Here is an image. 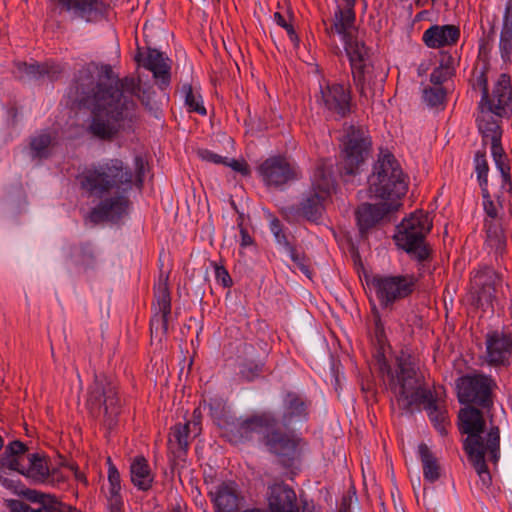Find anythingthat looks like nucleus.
<instances>
[{"instance_id":"1","label":"nucleus","mask_w":512,"mask_h":512,"mask_svg":"<svg viewBox=\"0 0 512 512\" xmlns=\"http://www.w3.org/2000/svg\"><path fill=\"white\" fill-rule=\"evenodd\" d=\"M139 92V79H119L110 65L89 63L75 75L68 95L74 104L90 108L89 134L112 141L137 123L139 107L135 96Z\"/></svg>"},{"instance_id":"2","label":"nucleus","mask_w":512,"mask_h":512,"mask_svg":"<svg viewBox=\"0 0 512 512\" xmlns=\"http://www.w3.org/2000/svg\"><path fill=\"white\" fill-rule=\"evenodd\" d=\"M135 175L121 159H107L102 163L92 164L83 168L76 180L80 189L88 196L102 198L112 190L119 194L102 200L90 212V220L94 223L118 220L127 210L129 199L124 193L133 185L141 188L145 170L142 157H135Z\"/></svg>"},{"instance_id":"3","label":"nucleus","mask_w":512,"mask_h":512,"mask_svg":"<svg viewBox=\"0 0 512 512\" xmlns=\"http://www.w3.org/2000/svg\"><path fill=\"white\" fill-rule=\"evenodd\" d=\"M499 90H496V96L499 97L497 104L479 103V113L477 116L478 130L482 135L483 145L491 144V154L497 169L502 175V189L510 192L512 189L510 164L507 155L501 145L502 129L500 119L508 116L511 109V95L508 90V83L505 77L499 84Z\"/></svg>"},{"instance_id":"4","label":"nucleus","mask_w":512,"mask_h":512,"mask_svg":"<svg viewBox=\"0 0 512 512\" xmlns=\"http://www.w3.org/2000/svg\"><path fill=\"white\" fill-rule=\"evenodd\" d=\"M390 388L398 407L405 412H412L414 406L421 405L432 393L412 357L407 354L397 357L396 376L392 377Z\"/></svg>"},{"instance_id":"5","label":"nucleus","mask_w":512,"mask_h":512,"mask_svg":"<svg viewBox=\"0 0 512 512\" xmlns=\"http://www.w3.org/2000/svg\"><path fill=\"white\" fill-rule=\"evenodd\" d=\"M408 183L395 156L388 150L381 151L368 177L370 197L394 202L406 194Z\"/></svg>"},{"instance_id":"6","label":"nucleus","mask_w":512,"mask_h":512,"mask_svg":"<svg viewBox=\"0 0 512 512\" xmlns=\"http://www.w3.org/2000/svg\"><path fill=\"white\" fill-rule=\"evenodd\" d=\"M85 406L91 417L102 418L104 426L112 429L121 409L117 384L104 374H95L87 389Z\"/></svg>"},{"instance_id":"7","label":"nucleus","mask_w":512,"mask_h":512,"mask_svg":"<svg viewBox=\"0 0 512 512\" xmlns=\"http://www.w3.org/2000/svg\"><path fill=\"white\" fill-rule=\"evenodd\" d=\"M351 66L353 83L360 98L371 99L377 88H382L386 74L375 66L370 49L365 44H353L346 52Z\"/></svg>"},{"instance_id":"8","label":"nucleus","mask_w":512,"mask_h":512,"mask_svg":"<svg viewBox=\"0 0 512 512\" xmlns=\"http://www.w3.org/2000/svg\"><path fill=\"white\" fill-rule=\"evenodd\" d=\"M432 228V221L427 213L416 211L404 219L394 236L397 246L403 249L411 259L420 263L430 259L432 249L425 241V236Z\"/></svg>"},{"instance_id":"9","label":"nucleus","mask_w":512,"mask_h":512,"mask_svg":"<svg viewBox=\"0 0 512 512\" xmlns=\"http://www.w3.org/2000/svg\"><path fill=\"white\" fill-rule=\"evenodd\" d=\"M372 141L366 129L350 126L344 136L338 169L340 175L355 176L371 153Z\"/></svg>"},{"instance_id":"10","label":"nucleus","mask_w":512,"mask_h":512,"mask_svg":"<svg viewBox=\"0 0 512 512\" xmlns=\"http://www.w3.org/2000/svg\"><path fill=\"white\" fill-rule=\"evenodd\" d=\"M264 444L285 467H291L298 461L307 447V441L293 430L282 431L275 426L263 437Z\"/></svg>"},{"instance_id":"11","label":"nucleus","mask_w":512,"mask_h":512,"mask_svg":"<svg viewBox=\"0 0 512 512\" xmlns=\"http://www.w3.org/2000/svg\"><path fill=\"white\" fill-rule=\"evenodd\" d=\"M275 426H278L275 414L263 411L227 422L223 427V436L229 442L239 444L251 440L255 434L263 433L264 435Z\"/></svg>"},{"instance_id":"12","label":"nucleus","mask_w":512,"mask_h":512,"mask_svg":"<svg viewBox=\"0 0 512 512\" xmlns=\"http://www.w3.org/2000/svg\"><path fill=\"white\" fill-rule=\"evenodd\" d=\"M417 284L418 277L414 274L376 275L371 280V286L383 308H388L397 301L411 296L416 290Z\"/></svg>"},{"instance_id":"13","label":"nucleus","mask_w":512,"mask_h":512,"mask_svg":"<svg viewBox=\"0 0 512 512\" xmlns=\"http://www.w3.org/2000/svg\"><path fill=\"white\" fill-rule=\"evenodd\" d=\"M482 360L490 367L508 368L512 364V328L491 327L484 334Z\"/></svg>"},{"instance_id":"14","label":"nucleus","mask_w":512,"mask_h":512,"mask_svg":"<svg viewBox=\"0 0 512 512\" xmlns=\"http://www.w3.org/2000/svg\"><path fill=\"white\" fill-rule=\"evenodd\" d=\"M457 396L462 404H474L483 409L493 406L492 390L496 387L491 376L465 375L457 380Z\"/></svg>"},{"instance_id":"15","label":"nucleus","mask_w":512,"mask_h":512,"mask_svg":"<svg viewBox=\"0 0 512 512\" xmlns=\"http://www.w3.org/2000/svg\"><path fill=\"white\" fill-rule=\"evenodd\" d=\"M502 287L500 274L491 267L483 266L471 273L470 291L478 307L492 306Z\"/></svg>"},{"instance_id":"16","label":"nucleus","mask_w":512,"mask_h":512,"mask_svg":"<svg viewBox=\"0 0 512 512\" xmlns=\"http://www.w3.org/2000/svg\"><path fill=\"white\" fill-rule=\"evenodd\" d=\"M459 431L466 434L467 437L463 441V449L465 452H471L485 448L486 434L484 428L486 425L483 413L475 406H467L460 409L459 414Z\"/></svg>"},{"instance_id":"17","label":"nucleus","mask_w":512,"mask_h":512,"mask_svg":"<svg viewBox=\"0 0 512 512\" xmlns=\"http://www.w3.org/2000/svg\"><path fill=\"white\" fill-rule=\"evenodd\" d=\"M171 315V296L168 287V275L159 276L155 286L154 314L150 320L151 338L161 342L168 334V321Z\"/></svg>"},{"instance_id":"18","label":"nucleus","mask_w":512,"mask_h":512,"mask_svg":"<svg viewBox=\"0 0 512 512\" xmlns=\"http://www.w3.org/2000/svg\"><path fill=\"white\" fill-rule=\"evenodd\" d=\"M469 461L476 470L482 484L489 486L491 484V475L486 464V457L493 464H497L500 459V429L492 425L486 433L485 448L466 452Z\"/></svg>"},{"instance_id":"19","label":"nucleus","mask_w":512,"mask_h":512,"mask_svg":"<svg viewBox=\"0 0 512 512\" xmlns=\"http://www.w3.org/2000/svg\"><path fill=\"white\" fill-rule=\"evenodd\" d=\"M257 172L266 186L275 188L298 178L295 165L282 156L267 158L258 166Z\"/></svg>"},{"instance_id":"20","label":"nucleus","mask_w":512,"mask_h":512,"mask_svg":"<svg viewBox=\"0 0 512 512\" xmlns=\"http://www.w3.org/2000/svg\"><path fill=\"white\" fill-rule=\"evenodd\" d=\"M317 101L330 112L346 117L351 112V88L349 85L325 82L320 85V96Z\"/></svg>"},{"instance_id":"21","label":"nucleus","mask_w":512,"mask_h":512,"mask_svg":"<svg viewBox=\"0 0 512 512\" xmlns=\"http://www.w3.org/2000/svg\"><path fill=\"white\" fill-rule=\"evenodd\" d=\"M58 5L72 19H81L87 23L102 20L108 8L105 0H58Z\"/></svg>"},{"instance_id":"22","label":"nucleus","mask_w":512,"mask_h":512,"mask_svg":"<svg viewBox=\"0 0 512 512\" xmlns=\"http://www.w3.org/2000/svg\"><path fill=\"white\" fill-rule=\"evenodd\" d=\"M209 495L215 512H240L245 504V498L234 481L220 483Z\"/></svg>"},{"instance_id":"23","label":"nucleus","mask_w":512,"mask_h":512,"mask_svg":"<svg viewBox=\"0 0 512 512\" xmlns=\"http://www.w3.org/2000/svg\"><path fill=\"white\" fill-rule=\"evenodd\" d=\"M395 202L379 204L362 203L355 211V217L362 237L379 224L389 213L397 209Z\"/></svg>"},{"instance_id":"24","label":"nucleus","mask_w":512,"mask_h":512,"mask_svg":"<svg viewBox=\"0 0 512 512\" xmlns=\"http://www.w3.org/2000/svg\"><path fill=\"white\" fill-rule=\"evenodd\" d=\"M346 1V8H338L335 11L333 24L330 28H326V32L328 34L337 33L342 37L344 41L345 51L347 52V47L351 44H365L364 42L358 40L353 35L354 22H355V12L354 5L356 0H353L352 3L348 0Z\"/></svg>"},{"instance_id":"25","label":"nucleus","mask_w":512,"mask_h":512,"mask_svg":"<svg viewBox=\"0 0 512 512\" xmlns=\"http://www.w3.org/2000/svg\"><path fill=\"white\" fill-rule=\"evenodd\" d=\"M267 500L272 512H299L296 493L284 482L268 487Z\"/></svg>"},{"instance_id":"26","label":"nucleus","mask_w":512,"mask_h":512,"mask_svg":"<svg viewBox=\"0 0 512 512\" xmlns=\"http://www.w3.org/2000/svg\"><path fill=\"white\" fill-rule=\"evenodd\" d=\"M461 31L459 26L453 24L432 25L423 32L424 44L432 49L451 47L459 41Z\"/></svg>"},{"instance_id":"27","label":"nucleus","mask_w":512,"mask_h":512,"mask_svg":"<svg viewBox=\"0 0 512 512\" xmlns=\"http://www.w3.org/2000/svg\"><path fill=\"white\" fill-rule=\"evenodd\" d=\"M18 461L20 466L18 469L11 471L19 472L37 483H44L49 478V460L46 456L38 453L26 455V452L19 454Z\"/></svg>"},{"instance_id":"28","label":"nucleus","mask_w":512,"mask_h":512,"mask_svg":"<svg viewBox=\"0 0 512 512\" xmlns=\"http://www.w3.org/2000/svg\"><path fill=\"white\" fill-rule=\"evenodd\" d=\"M308 416V404L298 393L289 391L283 397V413L281 422L288 427L294 421L306 420Z\"/></svg>"},{"instance_id":"29","label":"nucleus","mask_w":512,"mask_h":512,"mask_svg":"<svg viewBox=\"0 0 512 512\" xmlns=\"http://www.w3.org/2000/svg\"><path fill=\"white\" fill-rule=\"evenodd\" d=\"M488 67L481 66L480 68L477 66L473 72V78H472V88L474 90H479L482 93V98L480 103H486L488 104H497L499 97L496 96V90H499L500 88L499 84L502 81V78L505 77L507 79L508 83V90L510 92V95L512 96V88H511V81L510 76L503 73L499 76L492 93L490 94L488 92Z\"/></svg>"},{"instance_id":"30","label":"nucleus","mask_w":512,"mask_h":512,"mask_svg":"<svg viewBox=\"0 0 512 512\" xmlns=\"http://www.w3.org/2000/svg\"><path fill=\"white\" fill-rule=\"evenodd\" d=\"M168 58L156 49H149L142 65L153 73V76L158 80V85L161 89H165L170 83V65Z\"/></svg>"},{"instance_id":"31","label":"nucleus","mask_w":512,"mask_h":512,"mask_svg":"<svg viewBox=\"0 0 512 512\" xmlns=\"http://www.w3.org/2000/svg\"><path fill=\"white\" fill-rule=\"evenodd\" d=\"M421 405H424L430 421L435 429L442 435L447 434V428L450 426L448 412L446 407L439 403L436 395L432 392L431 397L424 399Z\"/></svg>"},{"instance_id":"32","label":"nucleus","mask_w":512,"mask_h":512,"mask_svg":"<svg viewBox=\"0 0 512 512\" xmlns=\"http://www.w3.org/2000/svg\"><path fill=\"white\" fill-rule=\"evenodd\" d=\"M130 477L131 482L138 490L148 491L152 488L154 475L145 457L136 456L131 461Z\"/></svg>"},{"instance_id":"33","label":"nucleus","mask_w":512,"mask_h":512,"mask_svg":"<svg viewBox=\"0 0 512 512\" xmlns=\"http://www.w3.org/2000/svg\"><path fill=\"white\" fill-rule=\"evenodd\" d=\"M22 452H27L24 443L16 440L4 447V439L0 435V473L6 470L18 469L20 466L18 457Z\"/></svg>"},{"instance_id":"34","label":"nucleus","mask_w":512,"mask_h":512,"mask_svg":"<svg viewBox=\"0 0 512 512\" xmlns=\"http://www.w3.org/2000/svg\"><path fill=\"white\" fill-rule=\"evenodd\" d=\"M418 453L422 463L424 479L430 483L441 477V466L438 459L425 443L418 446Z\"/></svg>"},{"instance_id":"35","label":"nucleus","mask_w":512,"mask_h":512,"mask_svg":"<svg viewBox=\"0 0 512 512\" xmlns=\"http://www.w3.org/2000/svg\"><path fill=\"white\" fill-rule=\"evenodd\" d=\"M191 422L184 424H176L172 428L171 437L169 439L170 447L176 457L182 458L185 456L189 447V435H190Z\"/></svg>"},{"instance_id":"36","label":"nucleus","mask_w":512,"mask_h":512,"mask_svg":"<svg viewBox=\"0 0 512 512\" xmlns=\"http://www.w3.org/2000/svg\"><path fill=\"white\" fill-rule=\"evenodd\" d=\"M325 200L323 196L311 191L300 203V214L309 221L317 222L324 212Z\"/></svg>"},{"instance_id":"37","label":"nucleus","mask_w":512,"mask_h":512,"mask_svg":"<svg viewBox=\"0 0 512 512\" xmlns=\"http://www.w3.org/2000/svg\"><path fill=\"white\" fill-rule=\"evenodd\" d=\"M334 187L332 172L324 164L316 167L312 179V192H315L324 198H328Z\"/></svg>"},{"instance_id":"38","label":"nucleus","mask_w":512,"mask_h":512,"mask_svg":"<svg viewBox=\"0 0 512 512\" xmlns=\"http://www.w3.org/2000/svg\"><path fill=\"white\" fill-rule=\"evenodd\" d=\"M181 92L189 112H195L202 116L207 114L201 95L194 91L191 84H183Z\"/></svg>"},{"instance_id":"39","label":"nucleus","mask_w":512,"mask_h":512,"mask_svg":"<svg viewBox=\"0 0 512 512\" xmlns=\"http://www.w3.org/2000/svg\"><path fill=\"white\" fill-rule=\"evenodd\" d=\"M423 101L431 108H444L446 91L442 86L426 87L423 89Z\"/></svg>"},{"instance_id":"40","label":"nucleus","mask_w":512,"mask_h":512,"mask_svg":"<svg viewBox=\"0 0 512 512\" xmlns=\"http://www.w3.org/2000/svg\"><path fill=\"white\" fill-rule=\"evenodd\" d=\"M480 188L484 211L490 218L495 219L498 216V206H501V198H504L505 194H511L512 190L510 192H506L501 188L500 193L497 195V203H495L489 193L488 186Z\"/></svg>"},{"instance_id":"41","label":"nucleus","mask_w":512,"mask_h":512,"mask_svg":"<svg viewBox=\"0 0 512 512\" xmlns=\"http://www.w3.org/2000/svg\"><path fill=\"white\" fill-rule=\"evenodd\" d=\"M475 170L480 187L488 186L489 166L485 151H477L474 158Z\"/></svg>"},{"instance_id":"42","label":"nucleus","mask_w":512,"mask_h":512,"mask_svg":"<svg viewBox=\"0 0 512 512\" xmlns=\"http://www.w3.org/2000/svg\"><path fill=\"white\" fill-rule=\"evenodd\" d=\"M16 68L20 79H40L42 78V63L17 62Z\"/></svg>"},{"instance_id":"43","label":"nucleus","mask_w":512,"mask_h":512,"mask_svg":"<svg viewBox=\"0 0 512 512\" xmlns=\"http://www.w3.org/2000/svg\"><path fill=\"white\" fill-rule=\"evenodd\" d=\"M487 241L491 247H494L497 253H503L506 247V240L503 231L498 227L487 224Z\"/></svg>"},{"instance_id":"44","label":"nucleus","mask_w":512,"mask_h":512,"mask_svg":"<svg viewBox=\"0 0 512 512\" xmlns=\"http://www.w3.org/2000/svg\"><path fill=\"white\" fill-rule=\"evenodd\" d=\"M51 136L48 133H41L31 139L30 147L35 157H45L48 147L51 144Z\"/></svg>"},{"instance_id":"45","label":"nucleus","mask_w":512,"mask_h":512,"mask_svg":"<svg viewBox=\"0 0 512 512\" xmlns=\"http://www.w3.org/2000/svg\"><path fill=\"white\" fill-rule=\"evenodd\" d=\"M376 340H377V348L375 349V352L373 354L374 359L376 360L377 364L379 365L380 369H388V363L385 357V336L383 333V330L378 328L376 329Z\"/></svg>"},{"instance_id":"46","label":"nucleus","mask_w":512,"mask_h":512,"mask_svg":"<svg viewBox=\"0 0 512 512\" xmlns=\"http://www.w3.org/2000/svg\"><path fill=\"white\" fill-rule=\"evenodd\" d=\"M499 47L504 62L510 61L512 54V31L502 28Z\"/></svg>"},{"instance_id":"47","label":"nucleus","mask_w":512,"mask_h":512,"mask_svg":"<svg viewBox=\"0 0 512 512\" xmlns=\"http://www.w3.org/2000/svg\"><path fill=\"white\" fill-rule=\"evenodd\" d=\"M105 497L107 512H124L125 504L121 492H107Z\"/></svg>"},{"instance_id":"48","label":"nucleus","mask_w":512,"mask_h":512,"mask_svg":"<svg viewBox=\"0 0 512 512\" xmlns=\"http://www.w3.org/2000/svg\"><path fill=\"white\" fill-rule=\"evenodd\" d=\"M263 371L262 363L246 362L241 366L240 374L247 381H252Z\"/></svg>"},{"instance_id":"49","label":"nucleus","mask_w":512,"mask_h":512,"mask_svg":"<svg viewBox=\"0 0 512 512\" xmlns=\"http://www.w3.org/2000/svg\"><path fill=\"white\" fill-rule=\"evenodd\" d=\"M64 67L59 63L45 62L42 63V78L47 77L51 81H55L61 77Z\"/></svg>"},{"instance_id":"50","label":"nucleus","mask_w":512,"mask_h":512,"mask_svg":"<svg viewBox=\"0 0 512 512\" xmlns=\"http://www.w3.org/2000/svg\"><path fill=\"white\" fill-rule=\"evenodd\" d=\"M493 47V41L490 37H482L479 41L478 60L482 62V66L488 67L489 55Z\"/></svg>"},{"instance_id":"51","label":"nucleus","mask_w":512,"mask_h":512,"mask_svg":"<svg viewBox=\"0 0 512 512\" xmlns=\"http://www.w3.org/2000/svg\"><path fill=\"white\" fill-rule=\"evenodd\" d=\"M288 252L290 254L292 261L296 264L300 271L308 278H311L312 272L310 270V266L305 256L297 253L295 247L290 248Z\"/></svg>"},{"instance_id":"52","label":"nucleus","mask_w":512,"mask_h":512,"mask_svg":"<svg viewBox=\"0 0 512 512\" xmlns=\"http://www.w3.org/2000/svg\"><path fill=\"white\" fill-rule=\"evenodd\" d=\"M109 469H108V492H121V478L120 473L117 468L111 464L110 458L108 459Z\"/></svg>"},{"instance_id":"53","label":"nucleus","mask_w":512,"mask_h":512,"mask_svg":"<svg viewBox=\"0 0 512 512\" xmlns=\"http://www.w3.org/2000/svg\"><path fill=\"white\" fill-rule=\"evenodd\" d=\"M24 496L27 500L33 502V503H38V504H43L45 502H55V501H58V499L51 495V494H45V493H41L37 490H32V489H28L24 492Z\"/></svg>"},{"instance_id":"54","label":"nucleus","mask_w":512,"mask_h":512,"mask_svg":"<svg viewBox=\"0 0 512 512\" xmlns=\"http://www.w3.org/2000/svg\"><path fill=\"white\" fill-rule=\"evenodd\" d=\"M450 77V69L448 66L441 65L433 70L430 75V81L433 87L442 86V84Z\"/></svg>"},{"instance_id":"55","label":"nucleus","mask_w":512,"mask_h":512,"mask_svg":"<svg viewBox=\"0 0 512 512\" xmlns=\"http://www.w3.org/2000/svg\"><path fill=\"white\" fill-rule=\"evenodd\" d=\"M197 155L204 161L211 162L214 164H224L226 163V157L218 155L208 149H199L197 151Z\"/></svg>"},{"instance_id":"56","label":"nucleus","mask_w":512,"mask_h":512,"mask_svg":"<svg viewBox=\"0 0 512 512\" xmlns=\"http://www.w3.org/2000/svg\"><path fill=\"white\" fill-rule=\"evenodd\" d=\"M215 277L224 287H230L232 285V279L223 266L215 264Z\"/></svg>"},{"instance_id":"57","label":"nucleus","mask_w":512,"mask_h":512,"mask_svg":"<svg viewBox=\"0 0 512 512\" xmlns=\"http://www.w3.org/2000/svg\"><path fill=\"white\" fill-rule=\"evenodd\" d=\"M223 165L231 167L234 171L241 173L242 175H248L250 173L248 164L243 160H235L231 159L229 160L226 157V163Z\"/></svg>"},{"instance_id":"58","label":"nucleus","mask_w":512,"mask_h":512,"mask_svg":"<svg viewBox=\"0 0 512 512\" xmlns=\"http://www.w3.org/2000/svg\"><path fill=\"white\" fill-rule=\"evenodd\" d=\"M67 477L57 468H52L49 470V478L45 483L50 484L52 486H58L62 483H65Z\"/></svg>"},{"instance_id":"59","label":"nucleus","mask_w":512,"mask_h":512,"mask_svg":"<svg viewBox=\"0 0 512 512\" xmlns=\"http://www.w3.org/2000/svg\"><path fill=\"white\" fill-rule=\"evenodd\" d=\"M274 20L279 26H281L288 32L291 38H297L293 26L287 22L285 17L280 12L274 13Z\"/></svg>"},{"instance_id":"60","label":"nucleus","mask_w":512,"mask_h":512,"mask_svg":"<svg viewBox=\"0 0 512 512\" xmlns=\"http://www.w3.org/2000/svg\"><path fill=\"white\" fill-rule=\"evenodd\" d=\"M238 227H239V230H240V236H241V243L240 245L242 247H247V246H251L253 244V238L252 236L249 234V231L246 227H244L243 225V222H239L238 223Z\"/></svg>"},{"instance_id":"61","label":"nucleus","mask_w":512,"mask_h":512,"mask_svg":"<svg viewBox=\"0 0 512 512\" xmlns=\"http://www.w3.org/2000/svg\"><path fill=\"white\" fill-rule=\"evenodd\" d=\"M503 29L512 31V0H508L503 16Z\"/></svg>"},{"instance_id":"62","label":"nucleus","mask_w":512,"mask_h":512,"mask_svg":"<svg viewBox=\"0 0 512 512\" xmlns=\"http://www.w3.org/2000/svg\"><path fill=\"white\" fill-rule=\"evenodd\" d=\"M57 501L55 502H45L40 504V507L34 509L29 506L28 512H62L59 508H57Z\"/></svg>"},{"instance_id":"63","label":"nucleus","mask_w":512,"mask_h":512,"mask_svg":"<svg viewBox=\"0 0 512 512\" xmlns=\"http://www.w3.org/2000/svg\"><path fill=\"white\" fill-rule=\"evenodd\" d=\"M7 506L11 512H28L29 505L17 499L9 500Z\"/></svg>"},{"instance_id":"64","label":"nucleus","mask_w":512,"mask_h":512,"mask_svg":"<svg viewBox=\"0 0 512 512\" xmlns=\"http://www.w3.org/2000/svg\"><path fill=\"white\" fill-rule=\"evenodd\" d=\"M135 98L139 99L144 106H149L151 102L150 89H141V92Z\"/></svg>"}]
</instances>
